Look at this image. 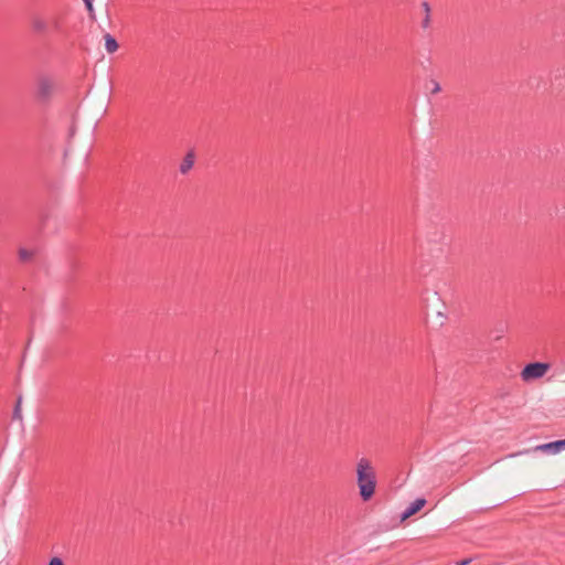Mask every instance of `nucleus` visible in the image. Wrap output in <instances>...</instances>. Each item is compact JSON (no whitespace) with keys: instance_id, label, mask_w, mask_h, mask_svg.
<instances>
[{"instance_id":"nucleus-1","label":"nucleus","mask_w":565,"mask_h":565,"mask_svg":"<svg viewBox=\"0 0 565 565\" xmlns=\"http://www.w3.org/2000/svg\"><path fill=\"white\" fill-rule=\"evenodd\" d=\"M356 482L360 490V497L363 501H369L375 492L376 477L371 462L362 458L356 465Z\"/></svg>"},{"instance_id":"nucleus-2","label":"nucleus","mask_w":565,"mask_h":565,"mask_svg":"<svg viewBox=\"0 0 565 565\" xmlns=\"http://www.w3.org/2000/svg\"><path fill=\"white\" fill-rule=\"evenodd\" d=\"M31 26L34 33L39 35H47L49 33H61L62 20L57 15H50L44 18L41 15H34L31 20Z\"/></svg>"},{"instance_id":"nucleus-3","label":"nucleus","mask_w":565,"mask_h":565,"mask_svg":"<svg viewBox=\"0 0 565 565\" xmlns=\"http://www.w3.org/2000/svg\"><path fill=\"white\" fill-rule=\"evenodd\" d=\"M55 85L49 76H40L35 86V98L41 104H49L53 97Z\"/></svg>"},{"instance_id":"nucleus-4","label":"nucleus","mask_w":565,"mask_h":565,"mask_svg":"<svg viewBox=\"0 0 565 565\" xmlns=\"http://www.w3.org/2000/svg\"><path fill=\"white\" fill-rule=\"evenodd\" d=\"M550 370V364L544 362H532L526 364L522 372L521 377L523 381L529 382L543 377Z\"/></svg>"},{"instance_id":"nucleus-5","label":"nucleus","mask_w":565,"mask_h":565,"mask_svg":"<svg viewBox=\"0 0 565 565\" xmlns=\"http://www.w3.org/2000/svg\"><path fill=\"white\" fill-rule=\"evenodd\" d=\"M561 450L562 449H561L559 440H555V441H551V443H547V444L539 445V446L534 447L533 449H524L522 451H519V452H515V454H511L510 457H516V456H520V455L530 454L531 451H543V452L556 454V452H558Z\"/></svg>"},{"instance_id":"nucleus-6","label":"nucleus","mask_w":565,"mask_h":565,"mask_svg":"<svg viewBox=\"0 0 565 565\" xmlns=\"http://www.w3.org/2000/svg\"><path fill=\"white\" fill-rule=\"evenodd\" d=\"M426 503V499L417 498L403 511V513L401 514V521H405L408 518L416 514L417 512H419L425 507Z\"/></svg>"},{"instance_id":"nucleus-7","label":"nucleus","mask_w":565,"mask_h":565,"mask_svg":"<svg viewBox=\"0 0 565 565\" xmlns=\"http://www.w3.org/2000/svg\"><path fill=\"white\" fill-rule=\"evenodd\" d=\"M195 160V153L193 150H190L183 158L181 164H180V173L186 174L194 166Z\"/></svg>"},{"instance_id":"nucleus-8","label":"nucleus","mask_w":565,"mask_h":565,"mask_svg":"<svg viewBox=\"0 0 565 565\" xmlns=\"http://www.w3.org/2000/svg\"><path fill=\"white\" fill-rule=\"evenodd\" d=\"M105 49L108 53H114L118 50L119 45L117 40L109 33H106L105 36Z\"/></svg>"},{"instance_id":"nucleus-9","label":"nucleus","mask_w":565,"mask_h":565,"mask_svg":"<svg viewBox=\"0 0 565 565\" xmlns=\"http://www.w3.org/2000/svg\"><path fill=\"white\" fill-rule=\"evenodd\" d=\"M33 256V253L31 250H28L25 248H20L19 250V258L22 260V262H26V260H30Z\"/></svg>"},{"instance_id":"nucleus-10","label":"nucleus","mask_w":565,"mask_h":565,"mask_svg":"<svg viewBox=\"0 0 565 565\" xmlns=\"http://www.w3.org/2000/svg\"><path fill=\"white\" fill-rule=\"evenodd\" d=\"M21 396L18 397L15 407L13 409V418L14 419H21Z\"/></svg>"},{"instance_id":"nucleus-11","label":"nucleus","mask_w":565,"mask_h":565,"mask_svg":"<svg viewBox=\"0 0 565 565\" xmlns=\"http://www.w3.org/2000/svg\"><path fill=\"white\" fill-rule=\"evenodd\" d=\"M83 1L85 3L87 11L89 12V17L92 19H94L95 15H94L93 0H83Z\"/></svg>"},{"instance_id":"nucleus-12","label":"nucleus","mask_w":565,"mask_h":565,"mask_svg":"<svg viewBox=\"0 0 565 565\" xmlns=\"http://www.w3.org/2000/svg\"><path fill=\"white\" fill-rule=\"evenodd\" d=\"M47 565H64V562L61 557L54 556L49 561Z\"/></svg>"},{"instance_id":"nucleus-13","label":"nucleus","mask_w":565,"mask_h":565,"mask_svg":"<svg viewBox=\"0 0 565 565\" xmlns=\"http://www.w3.org/2000/svg\"><path fill=\"white\" fill-rule=\"evenodd\" d=\"M431 84H433V88H431L430 93L438 94L441 90L440 84L435 79L431 81Z\"/></svg>"},{"instance_id":"nucleus-14","label":"nucleus","mask_w":565,"mask_h":565,"mask_svg":"<svg viewBox=\"0 0 565 565\" xmlns=\"http://www.w3.org/2000/svg\"><path fill=\"white\" fill-rule=\"evenodd\" d=\"M429 23H430V14H425V18L422 22V26L424 29L428 28L429 26Z\"/></svg>"},{"instance_id":"nucleus-15","label":"nucleus","mask_w":565,"mask_h":565,"mask_svg":"<svg viewBox=\"0 0 565 565\" xmlns=\"http://www.w3.org/2000/svg\"><path fill=\"white\" fill-rule=\"evenodd\" d=\"M422 7H423V9L425 11V14H430V7H429V3L427 1H424L422 3Z\"/></svg>"},{"instance_id":"nucleus-16","label":"nucleus","mask_w":565,"mask_h":565,"mask_svg":"<svg viewBox=\"0 0 565 565\" xmlns=\"http://www.w3.org/2000/svg\"><path fill=\"white\" fill-rule=\"evenodd\" d=\"M471 562V558H465L457 563V565H468Z\"/></svg>"},{"instance_id":"nucleus-17","label":"nucleus","mask_w":565,"mask_h":565,"mask_svg":"<svg viewBox=\"0 0 565 565\" xmlns=\"http://www.w3.org/2000/svg\"><path fill=\"white\" fill-rule=\"evenodd\" d=\"M561 443V449H565V439H559Z\"/></svg>"}]
</instances>
